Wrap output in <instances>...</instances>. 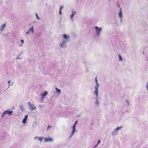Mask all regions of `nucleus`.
<instances>
[{
  "mask_svg": "<svg viewBox=\"0 0 148 148\" xmlns=\"http://www.w3.org/2000/svg\"><path fill=\"white\" fill-rule=\"evenodd\" d=\"M99 86V85H96L95 86V90L93 93L94 95H96L97 98H98V87Z\"/></svg>",
  "mask_w": 148,
  "mask_h": 148,
  "instance_id": "obj_1",
  "label": "nucleus"
},
{
  "mask_svg": "<svg viewBox=\"0 0 148 148\" xmlns=\"http://www.w3.org/2000/svg\"><path fill=\"white\" fill-rule=\"evenodd\" d=\"M27 104L29 106V109L31 110H33L36 109V106L33 104L31 103L30 102H29Z\"/></svg>",
  "mask_w": 148,
  "mask_h": 148,
  "instance_id": "obj_2",
  "label": "nucleus"
},
{
  "mask_svg": "<svg viewBox=\"0 0 148 148\" xmlns=\"http://www.w3.org/2000/svg\"><path fill=\"white\" fill-rule=\"evenodd\" d=\"M95 29L97 31L96 32L97 34V35H99L100 32H101L102 28L101 27H99L97 26L95 27Z\"/></svg>",
  "mask_w": 148,
  "mask_h": 148,
  "instance_id": "obj_3",
  "label": "nucleus"
},
{
  "mask_svg": "<svg viewBox=\"0 0 148 148\" xmlns=\"http://www.w3.org/2000/svg\"><path fill=\"white\" fill-rule=\"evenodd\" d=\"M5 113H4L6 114H8L9 115L11 116L13 112V111H10V110H7L4 111Z\"/></svg>",
  "mask_w": 148,
  "mask_h": 148,
  "instance_id": "obj_4",
  "label": "nucleus"
},
{
  "mask_svg": "<svg viewBox=\"0 0 148 148\" xmlns=\"http://www.w3.org/2000/svg\"><path fill=\"white\" fill-rule=\"evenodd\" d=\"M44 140L46 142H52L53 141V140L51 138H45Z\"/></svg>",
  "mask_w": 148,
  "mask_h": 148,
  "instance_id": "obj_5",
  "label": "nucleus"
},
{
  "mask_svg": "<svg viewBox=\"0 0 148 148\" xmlns=\"http://www.w3.org/2000/svg\"><path fill=\"white\" fill-rule=\"evenodd\" d=\"M44 138L43 137H40L36 136L34 138V140H35L36 139H37L38 140L40 141V142L42 141V140Z\"/></svg>",
  "mask_w": 148,
  "mask_h": 148,
  "instance_id": "obj_6",
  "label": "nucleus"
},
{
  "mask_svg": "<svg viewBox=\"0 0 148 148\" xmlns=\"http://www.w3.org/2000/svg\"><path fill=\"white\" fill-rule=\"evenodd\" d=\"M28 118V115H25V116L24 118L23 119V120L22 121V122L24 124L26 122V121L27 119Z\"/></svg>",
  "mask_w": 148,
  "mask_h": 148,
  "instance_id": "obj_7",
  "label": "nucleus"
},
{
  "mask_svg": "<svg viewBox=\"0 0 148 148\" xmlns=\"http://www.w3.org/2000/svg\"><path fill=\"white\" fill-rule=\"evenodd\" d=\"M47 91H45L42 94V95L41 96V98L42 100H43L46 96L47 95Z\"/></svg>",
  "mask_w": 148,
  "mask_h": 148,
  "instance_id": "obj_8",
  "label": "nucleus"
},
{
  "mask_svg": "<svg viewBox=\"0 0 148 148\" xmlns=\"http://www.w3.org/2000/svg\"><path fill=\"white\" fill-rule=\"evenodd\" d=\"M112 134L113 136L116 135L117 134V131L114 129V131L112 132Z\"/></svg>",
  "mask_w": 148,
  "mask_h": 148,
  "instance_id": "obj_9",
  "label": "nucleus"
},
{
  "mask_svg": "<svg viewBox=\"0 0 148 148\" xmlns=\"http://www.w3.org/2000/svg\"><path fill=\"white\" fill-rule=\"evenodd\" d=\"M98 98L96 99L95 101V104L96 106H97L98 107L99 106V103L97 100Z\"/></svg>",
  "mask_w": 148,
  "mask_h": 148,
  "instance_id": "obj_10",
  "label": "nucleus"
},
{
  "mask_svg": "<svg viewBox=\"0 0 148 148\" xmlns=\"http://www.w3.org/2000/svg\"><path fill=\"white\" fill-rule=\"evenodd\" d=\"M6 25L5 24H3L1 25V30L2 31L4 29Z\"/></svg>",
  "mask_w": 148,
  "mask_h": 148,
  "instance_id": "obj_11",
  "label": "nucleus"
},
{
  "mask_svg": "<svg viewBox=\"0 0 148 148\" xmlns=\"http://www.w3.org/2000/svg\"><path fill=\"white\" fill-rule=\"evenodd\" d=\"M120 11L119 12V16L121 18H122V12L121 9V8L120 9Z\"/></svg>",
  "mask_w": 148,
  "mask_h": 148,
  "instance_id": "obj_12",
  "label": "nucleus"
},
{
  "mask_svg": "<svg viewBox=\"0 0 148 148\" xmlns=\"http://www.w3.org/2000/svg\"><path fill=\"white\" fill-rule=\"evenodd\" d=\"M74 133H75V132H73V131H72L71 133L70 134V135H69V138H70L74 134Z\"/></svg>",
  "mask_w": 148,
  "mask_h": 148,
  "instance_id": "obj_13",
  "label": "nucleus"
},
{
  "mask_svg": "<svg viewBox=\"0 0 148 148\" xmlns=\"http://www.w3.org/2000/svg\"><path fill=\"white\" fill-rule=\"evenodd\" d=\"M63 37L65 39H67L69 38V36H67L66 34H64L63 35Z\"/></svg>",
  "mask_w": 148,
  "mask_h": 148,
  "instance_id": "obj_14",
  "label": "nucleus"
},
{
  "mask_svg": "<svg viewBox=\"0 0 148 148\" xmlns=\"http://www.w3.org/2000/svg\"><path fill=\"white\" fill-rule=\"evenodd\" d=\"M76 12L73 11L72 12L71 15V17L72 18L73 16L75 14Z\"/></svg>",
  "mask_w": 148,
  "mask_h": 148,
  "instance_id": "obj_15",
  "label": "nucleus"
},
{
  "mask_svg": "<svg viewBox=\"0 0 148 148\" xmlns=\"http://www.w3.org/2000/svg\"><path fill=\"white\" fill-rule=\"evenodd\" d=\"M122 128V126H120L119 127H117V128L115 129L117 131L118 130H119L120 129H121Z\"/></svg>",
  "mask_w": 148,
  "mask_h": 148,
  "instance_id": "obj_16",
  "label": "nucleus"
},
{
  "mask_svg": "<svg viewBox=\"0 0 148 148\" xmlns=\"http://www.w3.org/2000/svg\"><path fill=\"white\" fill-rule=\"evenodd\" d=\"M11 82L10 80H9L8 81V83L9 84V86H12L13 85V83L12 82H11Z\"/></svg>",
  "mask_w": 148,
  "mask_h": 148,
  "instance_id": "obj_17",
  "label": "nucleus"
},
{
  "mask_svg": "<svg viewBox=\"0 0 148 148\" xmlns=\"http://www.w3.org/2000/svg\"><path fill=\"white\" fill-rule=\"evenodd\" d=\"M75 127H76V126H75V125H73V126L72 127V128H73V131H73V132H75Z\"/></svg>",
  "mask_w": 148,
  "mask_h": 148,
  "instance_id": "obj_18",
  "label": "nucleus"
},
{
  "mask_svg": "<svg viewBox=\"0 0 148 148\" xmlns=\"http://www.w3.org/2000/svg\"><path fill=\"white\" fill-rule=\"evenodd\" d=\"M145 86L147 90L148 91V82L146 83Z\"/></svg>",
  "mask_w": 148,
  "mask_h": 148,
  "instance_id": "obj_19",
  "label": "nucleus"
},
{
  "mask_svg": "<svg viewBox=\"0 0 148 148\" xmlns=\"http://www.w3.org/2000/svg\"><path fill=\"white\" fill-rule=\"evenodd\" d=\"M29 31L31 32L32 33H33L34 32L33 27H32V28L29 29Z\"/></svg>",
  "mask_w": 148,
  "mask_h": 148,
  "instance_id": "obj_20",
  "label": "nucleus"
},
{
  "mask_svg": "<svg viewBox=\"0 0 148 148\" xmlns=\"http://www.w3.org/2000/svg\"><path fill=\"white\" fill-rule=\"evenodd\" d=\"M65 43H66L65 41H63V42H62V43H60V47H62V46Z\"/></svg>",
  "mask_w": 148,
  "mask_h": 148,
  "instance_id": "obj_21",
  "label": "nucleus"
},
{
  "mask_svg": "<svg viewBox=\"0 0 148 148\" xmlns=\"http://www.w3.org/2000/svg\"><path fill=\"white\" fill-rule=\"evenodd\" d=\"M20 108L22 111H23L24 110L23 107V106H21Z\"/></svg>",
  "mask_w": 148,
  "mask_h": 148,
  "instance_id": "obj_22",
  "label": "nucleus"
},
{
  "mask_svg": "<svg viewBox=\"0 0 148 148\" xmlns=\"http://www.w3.org/2000/svg\"><path fill=\"white\" fill-rule=\"evenodd\" d=\"M119 60H122V58L121 56L120 55H119Z\"/></svg>",
  "mask_w": 148,
  "mask_h": 148,
  "instance_id": "obj_23",
  "label": "nucleus"
},
{
  "mask_svg": "<svg viewBox=\"0 0 148 148\" xmlns=\"http://www.w3.org/2000/svg\"><path fill=\"white\" fill-rule=\"evenodd\" d=\"M126 102L127 103L128 105H130V103H129V101L128 100H126Z\"/></svg>",
  "mask_w": 148,
  "mask_h": 148,
  "instance_id": "obj_24",
  "label": "nucleus"
},
{
  "mask_svg": "<svg viewBox=\"0 0 148 148\" xmlns=\"http://www.w3.org/2000/svg\"><path fill=\"white\" fill-rule=\"evenodd\" d=\"M95 81L96 85H97V84L99 85V84L97 82V79L96 78H95Z\"/></svg>",
  "mask_w": 148,
  "mask_h": 148,
  "instance_id": "obj_25",
  "label": "nucleus"
},
{
  "mask_svg": "<svg viewBox=\"0 0 148 148\" xmlns=\"http://www.w3.org/2000/svg\"><path fill=\"white\" fill-rule=\"evenodd\" d=\"M5 112L4 111L3 113V114H2V116H1V118H2L3 117V116H4L6 114H5L4 113Z\"/></svg>",
  "mask_w": 148,
  "mask_h": 148,
  "instance_id": "obj_26",
  "label": "nucleus"
},
{
  "mask_svg": "<svg viewBox=\"0 0 148 148\" xmlns=\"http://www.w3.org/2000/svg\"><path fill=\"white\" fill-rule=\"evenodd\" d=\"M77 121H76L75 122L74 124L73 125H75V126H76V124H77Z\"/></svg>",
  "mask_w": 148,
  "mask_h": 148,
  "instance_id": "obj_27",
  "label": "nucleus"
},
{
  "mask_svg": "<svg viewBox=\"0 0 148 148\" xmlns=\"http://www.w3.org/2000/svg\"><path fill=\"white\" fill-rule=\"evenodd\" d=\"M36 17H37V18H38V19H40V18L38 16V14H37V13H36Z\"/></svg>",
  "mask_w": 148,
  "mask_h": 148,
  "instance_id": "obj_28",
  "label": "nucleus"
},
{
  "mask_svg": "<svg viewBox=\"0 0 148 148\" xmlns=\"http://www.w3.org/2000/svg\"><path fill=\"white\" fill-rule=\"evenodd\" d=\"M61 90L60 89H57V92L60 93Z\"/></svg>",
  "mask_w": 148,
  "mask_h": 148,
  "instance_id": "obj_29",
  "label": "nucleus"
},
{
  "mask_svg": "<svg viewBox=\"0 0 148 148\" xmlns=\"http://www.w3.org/2000/svg\"><path fill=\"white\" fill-rule=\"evenodd\" d=\"M63 8V6H60V10H61Z\"/></svg>",
  "mask_w": 148,
  "mask_h": 148,
  "instance_id": "obj_30",
  "label": "nucleus"
},
{
  "mask_svg": "<svg viewBox=\"0 0 148 148\" xmlns=\"http://www.w3.org/2000/svg\"><path fill=\"white\" fill-rule=\"evenodd\" d=\"M59 13L60 15H61V13H62L61 10H60L59 12Z\"/></svg>",
  "mask_w": 148,
  "mask_h": 148,
  "instance_id": "obj_31",
  "label": "nucleus"
},
{
  "mask_svg": "<svg viewBox=\"0 0 148 148\" xmlns=\"http://www.w3.org/2000/svg\"><path fill=\"white\" fill-rule=\"evenodd\" d=\"M21 42H22V44H23V42H24V41H23V40H21ZM22 45V44H21V45Z\"/></svg>",
  "mask_w": 148,
  "mask_h": 148,
  "instance_id": "obj_32",
  "label": "nucleus"
},
{
  "mask_svg": "<svg viewBox=\"0 0 148 148\" xmlns=\"http://www.w3.org/2000/svg\"><path fill=\"white\" fill-rule=\"evenodd\" d=\"M51 126H50L49 125L47 127V129H49V128H51Z\"/></svg>",
  "mask_w": 148,
  "mask_h": 148,
  "instance_id": "obj_33",
  "label": "nucleus"
},
{
  "mask_svg": "<svg viewBox=\"0 0 148 148\" xmlns=\"http://www.w3.org/2000/svg\"><path fill=\"white\" fill-rule=\"evenodd\" d=\"M101 143V141H100L99 140L98 141V144H99V143Z\"/></svg>",
  "mask_w": 148,
  "mask_h": 148,
  "instance_id": "obj_34",
  "label": "nucleus"
},
{
  "mask_svg": "<svg viewBox=\"0 0 148 148\" xmlns=\"http://www.w3.org/2000/svg\"><path fill=\"white\" fill-rule=\"evenodd\" d=\"M98 143H97V144L94 147H96L98 145Z\"/></svg>",
  "mask_w": 148,
  "mask_h": 148,
  "instance_id": "obj_35",
  "label": "nucleus"
},
{
  "mask_svg": "<svg viewBox=\"0 0 148 148\" xmlns=\"http://www.w3.org/2000/svg\"><path fill=\"white\" fill-rule=\"evenodd\" d=\"M29 33V31L26 32V34H27Z\"/></svg>",
  "mask_w": 148,
  "mask_h": 148,
  "instance_id": "obj_36",
  "label": "nucleus"
},
{
  "mask_svg": "<svg viewBox=\"0 0 148 148\" xmlns=\"http://www.w3.org/2000/svg\"><path fill=\"white\" fill-rule=\"evenodd\" d=\"M117 5L119 8L120 7V5L118 4H117Z\"/></svg>",
  "mask_w": 148,
  "mask_h": 148,
  "instance_id": "obj_37",
  "label": "nucleus"
},
{
  "mask_svg": "<svg viewBox=\"0 0 148 148\" xmlns=\"http://www.w3.org/2000/svg\"><path fill=\"white\" fill-rule=\"evenodd\" d=\"M10 86H9V85H8V88H7V89H8L10 88Z\"/></svg>",
  "mask_w": 148,
  "mask_h": 148,
  "instance_id": "obj_38",
  "label": "nucleus"
},
{
  "mask_svg": "<svg viewBox=\"0 0 148 148\" xmlns=\"http://www.w3.org/2000/svg\"><path fill=\"white\" fill-rule=\"evenodd\" d=\"M43 108V107L42 106H41L40 107V110H41V108Z\"/></svg>",
  "mask_w": 148,
  "mask_h": 148,
  "instance_id": "obj_39",
  "label": "nucleus"
},
{
  "mask_svg": "<svg viewBox=\"0 0 148 148\" xmlns=\"http://www.w3.org/2000/svg\"><path fill=\"white\" fill-rule=\"evenodd\" d=\"M80 116V115H78L77 116V117H79Z\"/></svg>",
  "mask_w": 148,
  "mask_h": 148,
  "instance_id": "obj_40",
  "label": "nucleus"
},
{
  "mask_svg": "<svg viewBox=\"0 0 148 148\" xmlns=\"http://www.w3.org/2000/svg\"><path fill=\"white\" fill-rule=\"evenodd\" d=\"M7 89L5 90V91H6Z\"/></svg>",
  "mask_w": 148,
  "mask_h": 148,
  "instance_id": "obj_41",
  "label": "nucleus"
},
{
  "mask_svg": "<svg viewBox=\"0 0 148 148\" xmlns=\"http://www.w3.org/2000/svg\"><path fill=\"white\" fill-rule=\"evenodd\" d=\"M41 106L40 105L39 106V107H41Z\"/></svg>",
  "mask_w": 148,
  "mask_h": 148,
  "instance_id": "obj_42",
  "label": "nucleus"
},
{
  "mask_svg": "<svg viewBox=\"0 0 148 148\" xmlns=\"http://www.w3.org/2000/svg\"><path fill=\"white\" fill-rule=\"evenodd\" d=\"M56 89L57 90V88H56Z\"/></svg>",
  "mask_w": 148,
  "mask_h": 148,
  "instance_id": "obj_43",
  "label": "nucleus"
}]
</instances>
